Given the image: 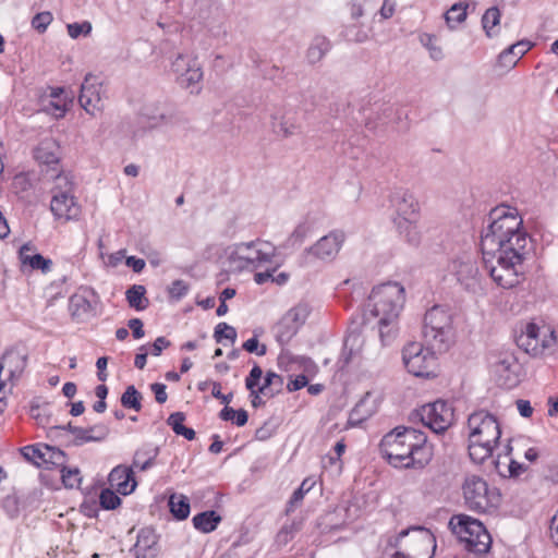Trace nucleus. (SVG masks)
Listing matches in <instances>:
<instances>
[{"label": "nucleus", "instance_id": "obj_1", "mask_svg": "<svg viewBox=\"0 0 558 558\" xmlns=\"http://www.w3.org/2000/svg\"><path fill=\"white\" fill-rule=\"evenodd\" d=\"M530 244L531 238L515 208L498 206L490 210L481 233V250L485 267L498 286L510 289L520 282Z\"/></svg>", "mask_w": 558, "mask_h": 558}, {"label": "nucleus", "instance_id": "obj_2", "mask_svg": "<svg viewBox=\"0 0 558 558\" xmlns=\"http://www.w3.org/2000/svg\"><path fill=\"white\" fill-rule=\"evenodd\" d=\"M405 301L404 288L398 282L383 283L372 290L364 311V322L378 325L384 345L397 336L398 318Z\"/></svg>", "mask_w": 558, "mask_h": 558}, {"label": "nucleus", "instance_id": "obj_3", "mask_svg": "<svg viewBox=\"0 0 558 558\" xmlns=\"http://www.w3.org/2000/svg\"><path fill=\"white\" fill-rule=\"evenodd\" d=\"M379 449L395 468H422L432 457L426 435L413 427H396L384 436Z\"/></svg>", "mask_w": 558, "mask_h": 558}, {"label": "nucleus", "instance_id": "obj_4", "mask_svg": "<svg viewBox=\"0 0 558 558\" xmlns=\"http://www.w3.org/2000/svg\"><path fill=\"white\" fill-rule=\"evenodd\" d=\"M469 456L475 463H483L493 456L501 436L500 423L492 413L480 410L468 418Z\"/></svg>", "mask_w": 558, "mask_h": 558}, {"label": "nucleus", "instance_id": "obj_5", "mask_svg": "<svg viewBox=\"0 0 558 558\" xmlns=\"http://www.w3.org/2000/svg\"><path fill=\"white\" fill-rule=\"evenodd\" d=\"M276 248L269 243L251 241L236 243L229 247L228 263L231 271L256 270L272 264Z\"/></svg>", "mask_w": 558, "mask_h": 558}, {"label": "nucleus", "instance_id": "obj_6", "mask_svg": "<svg viewBox=\"0 0 558 558\" xmlns=\"http://www.w3.org/2000/svg\"><path fill=\"white\" fill-rule=\"evenodd\" d=\"M453 337L452 315L444 306L435 305L424 316L423 338L438 352L448 350Z\"/></svg>", "mask_w": 558, "mask_h": 558}, {"label": "nucleus", "instance_id": "obj_7", "mask_svg": "<svg viewBox=\"0 0 558 558\" xmlns=\"http://www.w3.org/2000/svg\"><path fill=\"white\" fill-rule=\"evenodd\" d=\"M449 527L469 551L482 555L489 550L492 537L480 520L466 514H454L449 521Z\"/></svg>", "mask_w": 558, "mask_h": 558}, {"label": "nucleus", "instance_id": "obj_8", "mask_svg": "<svg viewBox=\"0 0 558 558\" xmlns=\"http://www.w3.org/2000/svg\"><path fill=\"white\" fill-rule=\"evenodd\" d=\"M465 506L475 512H486L497 507L500 495L496 488H489L487 482L478 475H468L462 485Z\"/></svg>", "mask_w": 558, "mask_h": 558}, {"label": "nucleus", "instance_id": "obj_9", "mask_svg": "<svg viewBox=\"0 0 558 558\" xmlns=\"http://www.w3.org/2000/svg\"><path fill=\"white\" fill-rule=\"evenodd\" d=\"M435 351L430 347L424 348L420 342L407 344L402 352V360L409 373L416 377L436 376Z\"/></svg>", "mask_w": 558, "mask_h": 558}, {"label": "nucleus", "instance_id": "obj_10", "mask_svg": "<svg viewBox=\"0 0 558 558\" xmlns=\"http://www.w3.org/2000/svg\"><path fill=\"white\" fill-rule=\"evenodd\" d=\"M489 365L493 372L498 376V380L507 388L515 387L520 379V364L517 356L510 350L492 351L488 356Z\"/></svg>", "mask_w": 558, "mask_h": 558}, {"label": "nucleus", "instance_id": "obj_11", "mask_svg": "<svg viewBox=\"0 0 558 558\" xmlns=\"http://www.w3.org/2000/svg\"><path fill=\"white\" fill-rule=\"evenodd\" d=\"M311 308L306 303H299L290 308L274 327L276 340L281 344H288L304 325Z\"/></svg>", "mask_w": 558, "mask_h": 558}, {"label": "nucleus", "instance_id": "obj_12", "mask_svg": "<svg viewBox=\"0 0 558 558\" xmlns=\"http://www.w3.org/2000/svg\"><path fill=\"white\" fill-rule=\"evenodd\" d=\"M171 72L183 88H191L203 80L202 65L193 53H179L171 62Z\"/></svg>", "mask_w": 558, "mask_h": 558}, {"label": "nucleus", "instance_id": "obj_13", "mask_svg": "<svg viewBox=\"0 0 558 558\" xmlns=\"http://www.w3.org/2000/svg\"><path fill=\"white\" fill-rule=\"evenodd\" d=\"M422 423L434 433L441 434L447 430L453 422V409L444 400H437L425 404L420 410Z\"/></svg>", "mask_w": 558, "mask_h": 558}, {"label": "nucleus", "instance_id": "obj_14", "mask_svg": "<svg viewBox=\"0 0 558 558\" xmlns=\"http://www.w3.org/2000/svg\"><path fill=\"white\" fill-rule=\"evenodd\" d=\"M449 270L465 290L476 292L481 289L482 275L477 262L471 256L453 259Z\"/></svg>", "mask_w": 558, "mask_h": 558}, {"label": "nucleus", "instance_id": "obj_15", "mask_svg": "<svg viewBox=\"0 0 558 558\" xmlns=\"http://www.w3.org/2000/svg\"><path fill=\"white\" fill-rule=\"evenodd\" d=\"M553 341L554 332H550L549 336L544 335L541 338V329L534 323L526 324L525 330L517 338L518 345L533 356L543 354L551 345Z\"/></svg>", "mask_w": 558, "mask_h": 558}, {"label": "nucleus", "instance_id": "obj_16", "mask_svg": "<svg viewBox=\"0 0 558 558\" xmlns=\"http://www.w3.org/2000/svg\"><path fill=\"white\" fill-rule=\"evenodd\" d=\"M344 238L343 232L331 231L327 235L320 238L314 245L305 250V259L313 255L320 260H332L338 255L344 242Z\"/></svg>", "mask_w": 558, "mask_h": 558}, {"label": "nucleus", "instance_id": "obj_17", "mask_svg": "<svg viewBox=\"0 0 558 558\" xmlns=\"http://www.w3.org/2000/svg\"><path fill=\"white\" fill-rule=\"evenodd\" d=\"M100 88V84L97 83L96 77L92 74L86 75L81 85L80 105L92 116H96L102 110Z\"/></svg>", "mask_w": 558, "mask_h": 558}, {"label": "nucleus", "instance_id": "obj_18", "mask_svg": "<svg viewBox=\"0 0 558 558\" xmlns=\"http://www.w3.org/2000/svg\"><path fill=\"white\" fill-rule=\"evenodd\" d=\"M27 363V356L17 350H8L0 359V377L14 384L22 376Z\"/></svg>", "mask_w": 558, "mask_h": 558}, {"label": "nucleus", "instance_id": "obj_19", "mask_svg": "<svg viewBox=\"0 0 558 558\" xmlns=\"http://www.w3.org/2000/svg\"><path fill=\"white\" fill-rule=\"evenodd\" d=\"M161 553L159 536L151 527H144L137 534L134 545L135 558H158Z\"/></svg>", "mask_w": 558, "mask_h": 558}, {"label": "nucleus", "instance_id": "obj_20", "mask_svg": "<svg viewBox=\"0 0 558 558\" xmlns=\"http://www.w3.org/2000/svg\"><path fill=\"white\" fill-rule=\"evenodd\" d=\"M35 159L46 166V174H49L53 167H60V146L52 137L44 138L34 150Z\"/></svg>", "mask_w": 558, "mask_h": 558}, {"label": "nucleus", "instance_id": "obj_21", "mask_svg": "<svg viewBox=\"0 0 558 558\" xmlns=\"http://www.w3.org/2000/svg\"><path fill=\"white\" fill-rule=\"evenodd\" d=\"M391 204L395 208L393 218H420L418 203L414 195L405 190H398L391 196Z\"/></svg>", "mask_w": 558, "mask_h": 558}, {"label": "nucleus", "instance_id": "obj_22", "mask_svg": "<svg viewBox=\"0 0 558 558\" xmlns=\"http://www.w3.org/2000/svg\"><path fill=\"white\" fill-rule=\"evenodd\" d=\"M50 209L57 219H64L65 221L76 219L80 215V206L73 194H53Z\"/></svg>", "mask_w": 558, "mask_h": 558}, {"label": "nucleus", "instance_id": "obj_23", "mask_svg": "<svg viewBox=\"0 0 558 558\" xmlns=\"http://www.w3.org/2000/svg\"><path fill=\"white\" fill-rule=\"evenodd\" d=\"M108 481L111 486L122 495L131 494L136 487L134 471L131 466L118 465L109 474Z\"/></svg>", "mask_w": 558, "mask_h": 558}, {"label": "nucleus", "instance_id": "obj_24", "mask_svg": "<svg viewBox=\"0 0 558 558\" xmlns=\"http://www.w3.org/2000/svg\"><path fill=\"white\" fill-rule=\"evenodd\" d=\"M108 435L109 428L105 424H96L87 428H74L71 444L78 447L87 442H99L106 439Z\"/></svg>", "mask_w": 558, "mask_h": 558}, {"label": "nucleus", "instance_id": "obj_25", "mask_svg": "<svg viewBox=\"0 0 558 558\" xmlns=\"http://www.w3.org/2000/svg\"><path fill=\"white\" fill-rule=\"evenodd\" d=\"M35 248L31 243H25L19 251V258L23 265L32 269L41 270L44 274L50 271L52 260L45 258L41 254L34 253Z\"/></svg>", "mask_w": 558, "mask_h": 558}, {"label": "nucleus", "instance_id": "obj_26", "mask_svg": "<svg viewBox=\"0 0 558 558\" xmlns=\"http://www.w3.org/2000/svg\"><path fill=\"white\" fill-rule=\"evenodd\" d=\"M271 128L274 133L282 138H288L298 134L301 130V124L290 113L271 116Z\"/></svg>", "mask_w": 558, "mask_h": 558}, {"label": "nucleus", "instance_id": "obj_27", "mask_svg": "<svg viewBox=\"0 0 558 558\" xmlns=\"http://www.w3.org/2000/svg\"><path fill=\"white\" fill-rule=\"evenodd\" d=\"M417 222L418 219L393 218V223L399 235L412 246H417L421 242V232Z\"/></svg>", "mask_w": 558, "mask_h": 558}, {"label": "nucleus", "instance_id": "obj_28", "mask_svg": "<svg viewBox=\"0 0 558 558\" xmlns=\"http://www.w3.org/2000/svg\"><path fill=\"white\" fill-rule=\"evenodd\" d=\"M159 454V447L153 445H144L138 448L133 457L132 469L147 471L155 464V460Z\"/></svg>", "mask_w": 558, "mask_h": 558}, {"label": "nucleus", "instance_id": "obj_29", "mask_svg": "<svg viewBox=\"0 0 558 558\" xmlns=\"http://www.w3.org/2000/svg\"><path fill=\"white\" fill-rule=\"evenodd\" d=\"M47 180L53 181V187L51 193L53 194H72L74 183L72 175L69 172H64L61 168L53 167L49 174H46Z\"/></svg>", "mask_w": 558, "mask_h": 558}, {"label": "nucleus", "instance_id": "obj_30", "mask_svg": "<svg viewBox=\"0 0 558 558\" xmlns=\"http://www.w3.org/2000/svg\"><path fill=\"white\" fill-rule=\"evenodd\" d=\"M330 41L324 36H316L306 51V60L310 64H316L324 59L330 50Z\"/></svg>", "mask_w": 558, "mask_h": 558}, {"label": "nucleus", "instance_id": "obj_31", "mask_svg": "<svg viewBox=\"0 0 558 558\" xmlns=\"http://www.w3.org/2000/svg\"><path fill=\"white\" fill-rule=\"evenodd\" d=\"M303 519L295 518L289 523H284L276 535V544L279 547L288 545L296 534L302 530Z\"/></svg>", "mask_w": 558, "mask_h": 558}, {"label": "nucleus", "instance_id": "obj_32", "mask_svg": "<svg viewBox=\"0 0 558 558\" xmlns=\"http://www.w3.org/2000/svg\"><path fill=\"white\" fill-rule=\"evenodd\" d=\"M220 521L221 517L216 511L209 510L194 515L193 525L203 533H209L216 530Z\"/></svg>", "mask_w": 558, "mask_h": 558}, {"label": "nucleus", "instance_id": "obj_33", "mask_svg": "<svg viewBox=\"0 0 558 558\" xmlns=\"http://www.w3.org/2000/svg\"><path fill=\"white\" fill-rule=\"evenodd\" d=\"M89 300L83 294H73L69 301V310L74 319L82 320L92 312Z\"/></svg>", "mask_w": 558, "mask_h": 558}, {"label": "nucleus", "instance_id": "obj_34", "mask_svg": "<svg viewBox=\"0 0 558 558\" xmlns=\"http://www.w3.org/2000/svg\"><path fill=\"white\" fill-rule=\"evenodd\" d=\"M145 294L146 289L144 286L141 284H134L131 288H129L125 292L129 305L135 308L136 311H143L148 306L149 301L145 296Z\"/></svg>", "mask_w": 558, "mask_h": 558}, {"label": "nucleus", "instance_id": "obj_35", "mask_svg": "<svg viewBox=\"0 0 558 558\" xmlns=\"http://www.w3.org/2000/svg\"><path fill=\"white\" fill-rule=\"evenodd\" d=\"M184 421L185 414L183 412H174L169 415L167 424L177 435L183 436L187 440H193L195 438V432L193 428L184 426Z\"/></svg>", "mask_w": 558, "mask_h": 558}, {"label": "nucleus", "instance_id": "obj_36", "mask_svg": "<svg viewBox=\"0 0 558 558\" xmlns=\"http://www.w3.org/2000/svg\"><path fill=\"white\" fill-rule=\"evenodd\" d=\"M170 512L178 520H184L190 514V502L187 497L181 494H172L169 497Z\"/></svg>", "mask_w": 558, "mask_h": 558}, {"label": "nucleus", "instance_id": "obj_37", "mask_svg": "<svg viewBox=\"0 0 558 558\" xmlns=\"http://www.w3.org/2000/svg\"><path fill=\"white\" fill-rule=\"evenodd\" d=\"M282 385L283 378L280 375L275 372H267L263 385L259 386V391L263 396L272 397L280 391Z\"/></svg>", "mask_w": 558, "mask_h": 558}, {"label": "nucleus", "instance_id": "obj_38", "mask_svg": "<svg viewBox=\"0 0 558 558\" xmlns=\"http://www.w3.org/2000/svg\"><path fill=\"white\" fill-rule=\"evenodd\" d=\"M65 453L53 446L44 445L43 465L62 468L65 464Z\"/></svg>", "mask_w": 558, "mask_h": 558}, {"label": "nucleus", "instance_id": "obj_39", "mask_svg": "<svg viewBox=\"0 0 558 558\" xmlns=\"http://www.w3.org/2000/svg\"><path fill=\"white\" fill-rule=\"evenodd\" d=\"M468 4L463 2L454 3L446 13L445 20L450 28H454L458 24L466 19Z\"/></svg>", "mask_w": 558, "mask_h": 558}, {"label": "nucleus", "instance_id": "obj_40", "mask_svg": "<svg viewBox=\"0 0 558 558\" xmlns=\"http://www.w3.org/2000/svg\"><path fill=\"white\" fill-rule=\"evenodd\" d=\"M495 469L501 476L509 477H517L526 470L524 464L513 459H509L508 464L501 463L500 456H498V459L495 461Z\"/></svg>", "mask_w": 558, "mask_h": 558}, {"label": "nucleus", "instance_id": "obj_41", "mask_svg": "<svg viewBox=\"0 0 558 558\" xmlns=\"http://www.w3.org/2000/svg\"><path fill=\"white\" fill-rule=\"evenodd\" d=\"M500 11L497 7H492L486 10L482 17V25L488 37L496 34L494 28L499 25Z\"/></svg>", "mask_w": 558, "mask_h": 558}, {"label": "nucleus", "instance_id": "obj_42", "mask_svg": "<svg viewBox=\"0 0 558 558\" xmlns=\"http://www.w3.org/2000/svg\"><path fill=\"white\" fill-rule=\"evenodd\" d=\"M142 395L136 390L134 386L126 387L125 391L121 396V404L126 409H132L136 412L141 411Z\"/></svg>", "mask_w": 558, "mask_h": 558}, {"label": "nucleus", "instance_id": "obj_43", "mask_svg": "<svg viewBox=\"0 0 558 558\" xmlns=\"http://www.w3.org/2000/svg\"><path fill=\"white\" fill-rule=\"evenodd\" d=\"M361 343L360 335L355 331L350 332L343 344L342 357L343 364H348L351 360V356L356 352Z\"/></svg>", "mask_w": 558, "mask_h": 558}, {"label": "nucleus", "instance_id": "obj_44", "mask_svg": "<svg viewBox=\"0 0 558 558\" xmlns=\"http://www.w3.org/2000/svg\"><path fill=\"white\" fill-rule=\"evenodd\" d=\"M21 453L25 460L34 463L35 465H43L44 445L25 446L21 449Z\"/></svg>", "mask_w": 558, "mask_h": 558}, {"label": "nucleus", "instance_id": "obj_45", "mask_svg": "<svg viewBox=\"0 0 558 558\" xmlns=\"http://www.w3.org/2000/svg\"><path fill=\"white\" fill-rule=\"evenodd\" d=\"M421 44L426 47L429 51V56L433 60H441L444 58L442 50L436 45V37L430 34H422L420 36Z\"/></svg>", "mask_w": 558, "mask_h": 558}, {"label": "nucleus", "instance_id": "obj_46", "mask_svg": "<svg viewBox=\"0 0 558 558\" xmlns=\"http://www.w3.org/2000/svg\"><path fill=\"white\" fill-rule=\"evenodd\" d=\"M214 338L218 343H220L223 339L234 342L236 339V330L234 327L228 325L227 323H219L215 328Z\"/></svg>", "mask_w": 558, "mask_h": 558}, {"label": "nucleus", "instance_id": "obj_47", "mask_svg": "<svg viewBox=\"0 0 558 558\" xmlns=\"http://www.w3.org/2000/svg\"><path fill=\"white\" fill-rule=\"evenodd\" d=\"M142 118L145 120L149 128H157L161 124H168L170 122V116L163 112H150L148 107L145 108L142 112Z\"/></svg>", "mask_w": 558, "mask_h": 558}, {"label": "nucleus", "instance_id": "obj_48", "mask_svg": "<svg viewBox=\"0 0 558 558\" xmlns=\"http://www.w3.org/2000/svg\"><path fill=\"white\" fill-rule=\"evenodd\" d=\"M100 506L107 510L116 509L120 504V497L111 489H102L99 496Z\"/></svg>", "mask_w": 558, "mask_h": 558}, {"label": "nucleus", "instance_id": "obj_49", "mask_svg": "<svg viewBox=\"0 0 558 558\" xmlns=\"http://www.w3.org/2000/svg\"><path fill=\"white\" fill-rule=\"evenodd\" d=\"M60 472L62 482L65 487L73 488L78 486V484L81 483L78 469H68L64 464L61 468Z\"/></svg>", "mask_w": 558, "mask_h": 558}, {"label": "nucleus", "instance_id": "obj_50", "mask_svg": "<svg viewBox=\"0 0 558 558\" xmlns=\"http://www.w3.org/2000/svg\"><path fill=\"white\" fill-rule=\"evenodd\" d=\"M310 488H311V486H307V481L306 480L303 481L301 486L292 494V496L288 502L287 509H286L287 513H290L291 511H293L295 509V507L299 506V504L304 498L305 492H308Z\"/></svg>", "mask_w": 558, "mask_h": 558}, {"label": "nucleus", "instance_id": "obj_51", "mask_svg": "<svg viewBox=\"0 0 558 558\" xmlns=\"http://www.w3.org/2000/svg\"><path fill=\"white\" fill-rule=\"evenodd\" d=\"M52 22V14L48 11L37 13L32 20V26L39 33H44Z\"/></svg>", "mask_w": 558, "mask_h": 558}, {"label": "nucleus", "instance_id": "obj_52", "mask_svg": "<svg viewBox=\"0 0 558 558\" xmlns=\"http://www.w3.org/2000/svg\"><path fill=\"white\" fill-rule=\"evenodd\" d=\"M311 231V227L306 222H302L295 227L290 238L288 239V243L291 245L300 244L304 241V239L308 235Z\"/></svg>", "mask_w": 558, "mask_h": 558}, {"label": "nucleus", "instance_id": "obj_53", "mask_svg": "<svg viewBox=\"0 0 558 558\" xmlns=\"http://www.w3.org/2000/svg\"><path fill=\"white\" fill-rule=\"evenodd\" d=\"M68 34L71 38L75 39L81 35H88L92 32V24L89 22L72 23L66 25Z\"/></svg>", "mask_w": 558, "mask_h": 558}, {"label": "nucleus", "instance_id": "obj_54", "mask_svg": "<svg viewBox=\"0 0 558 558\" xmlns=\"http://www.w3.org/2000/svg\"><path fill=\"white\" fill-rule=\"evenodd\" d=\"M189 291V284L183 280H174L171 286L168 288V292L170 298L180 300L183 298Z\"/></svg>", "mask_w": 558, "mask_h": 558}, {"label": "nucleus", "instance_id": "obj_55", "mask_svg": "<svg viewBox=\"0 0 558 558\" xmlns=\"http://www.w3.org/2000/svg\"><path fill=\"white\" fill-rule=\"evenodd\" d=\"M262 376H263L262 368L257 364H255L253 366V368L251 369L248 376L245 379L246 389H248V390L257 389L259 387L258 384H259Z\"/></svg>", "mask_w": 558, "mask_h": 558}, {"label": "nucleus", "instance_id": "obj_56", "mask_svg": "<svg viewBox=\"0 0 558 558\" xmlns=\"http://www.w3.org/2000/svg\"><path fill=\"white\" fill-rule=\"evenodd\" d=\"M29 413L37 424L43 427L48 425L50 422V415L47 413L46 409H43L39 405H32Z\"/></svg>", "mask_w": 558, "mask_h": 558}, {"label": "nucleus", "instance_id": "obj_57", "mask_svg": "<svg viewBox=\"0 0 558 558\" xmlns=\"http://www.w3.org/2000/svg\"><path fill=\"white\" fill-rule=\"evenodd\" d=\"M45 111L52 114L54 118H62L66 111L65 102L61 100H50L45 106Z\"/></svg>", "mask_w": 558, "mask_h": 558}, {"label": "nucleus", "instance_id": "obj_58", "mask_svg": "<svg viewBox=\"0 0 558 558\" xmlns=\"http://www.w3.org/2000/svg\"><path fill=\"white\" fill-rule=\"evenodd\" d=\"M531 47L532 45L530 41L521 40L511 45L508 48V52H512L511 54L520 60L531 49Z\"/></svg>", "mask_w": 558, "mask_h": 558}, {"label": "nucleus", "instance_id": "obj_59", "mask_svg": "<svg viewBox=\"0 0 558 558\" xmlns=\"http://www.w3.org/2000/svg\"><path fill=\"white\" fill-rule=\"evenodd\" d=\"M243 349L250 353H256L262 356L266 354L267 348L265 344L259 345L256 337L250 338L243 343Z\"/></svg>", "mask_w": 558, "mask_h": 558}, {"label": "nucleus", "instance_id": "obj_60", "mask_svg": "<svg viewBox=\"0 0 558 558\" xmlns=\"http://www.w3.org/2000/svg\"><path fill=\"white\" fill-rule=\"evenodd\" d=\"M271 267H268L265 271L256 272L254 276V280L257 284H264L268 280L272 281L274 272L277 270L278 265L271 264Z\"/></svg>", "mask_w": 558, "mask_h": 558}, {"label": "nucleus", "instance_id": "obj_61", "mask_svg": "<svg viewBox=\"0 0 558 558\" xmlns=\"http://www.w3.org/2000/svg\"><path fill=\"white\" fill-rule=\"evenodd\" d=\"M150 389L155 393V399L158 403L162 404L167 401L168 396L166 392L165 384H160V383L151 384Z\"/></svg>", "mask_w": 558, "mask_h": 558}, {"label": "nucleus", "instance_id": "obj_62", "mask_svg": "<svg viewBox=\"0 0 558 558\" xmlns=\"http://www.w3.org/2000/svg\"><path fill=\"white\" fill-rule=\"evenodd\" d=\"M511 53L512 52H508L507 48L499 54L498 62L500 66L511 69L517 64L519 60L514 58Z\"/></svg>", "mask_w": 558, "mask_h": 558}, {"label": "nucleus", "instance_id": "obj_63", "mask_svg": "<svg viewBox=\"0 0 558 558\" xmlns=\"http://www.w3.org/2000/svg\"><path fill=\"white\" fill-rule=\"evenodd\" d=\"M211 395L214 398L219 399L225 404H229L233 398L232 393L223 395V392H221V385L216 381L213 383Z\"/></svg>", "mask_w": 558, "mask_h": 558}, {"label": "nucleus", "instance_id": "obj_64", "mask_svg": "<svg viewBox=\"0 0 558 558\" xmlns=\"http://www.w3.org/2000/svg\"><path fill=\"white\" fill-rule=\"evenodd\" d=\"M128 326L132 330L135 339L144 337L143 322L140 318L130 319Z\"/></svg>", "mask_w": 558, "mask_h": 558}]
</instances>
